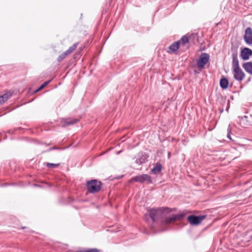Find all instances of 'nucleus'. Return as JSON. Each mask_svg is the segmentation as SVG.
Returning a JSON list of instances; mask_svg holds the SVG:
<instances>
[{
	"label": "nucleus",
	"mask_w": 252,
	"mask_h": 252,
	"mask_svg": "<svg viewBox=\"0 0 252 252\" xmlns=\"http://www.w3.org/2000/svg\"><path fill=\"white\" fill-rule=\"evenodd\" d=\"M244 39L247 44H252V29L251 28L248 27L245 30Z\"/></svg>",
	"instance_id": "10"
},
{
	"label": "nucleus",
	"mask_w": 252,
	"mask_h": 252,
	"mask_svg": "<svg viewBox=\"0 0 252 252\" xmlns=\"http://www.w3.org/2000/svg\"><path fill=\"white\" fill-rule=\"evenodd\" d=\"M251 238L252 239V235L251 236Z\"/></svg>",
	"instance_id": "27"
},
{
	"label": "nucleus",
	"mask_w": 252,
	"mask_h": 252,
	"mask_svg": "<svg viewBox=\"0 0 252 252\" xmlns=\"http://www.w3.org/2000/svg\"><path fill=\"white\" fill-rule=\"evenodd\" d=\"M79 43L77 42L74 44L72 46L70 47L68 50L66 51V52L69 55L75 49L77 48Z\"/></svg>",
	"instance_id": "17"
},
{
	"label": "nucleus",
	"mask_w": 252,
	"mask_h": 252,
	"mask_svg": "<svg viewBox=\"0 0 252 252\" xmlns=\"http://www.w3.org/2000/svg\"><path fill=\"white\" fill-rule=\"evenodd\" d=\"M209 59L210 56L208 54L206 53H202L197 60V66L200 68H204L205 65L209 62Z\"/></svg>",
	"instance_id": "5"
},
{
	"label": "nucleus",
	"mask_w": 252,
	"mask_h": 252,
	"mask_svg": "<svg viewBox=\"0 0 252 252\" xmlns=\"http://www.w3.org/2000/svg\"><path fill=\"white\" fill-rule=\"evenodd\" d=\"M233 73L234 78L237 81H241L245 78V73L240 68L233 69Z\"/></svg>",
	"instance_id": "8"
},
{
	"label": "nucleus",
	"mask_w": 252,
	"mask_h": 252,
	"mask_svg": "<svg viewBox=\"0 0 252 252\" xmlns=\"http://www.w3.org/2000/svg\"><path fill=\"white\" fill-rule=\"evenodd\" d=\"M179 47V42H175L169 46L167 51L169 53H174L178 50Z\"/></svg>",
	"instance_id": "12"
},
{
	"label": "nucleus",
	"mask_w": 252,
	"mask_h": 252,
	"mask_svg": "<svg viewBox=\"0 0 252 252\" xmlns=\"http://www.w3.org/2000/svg\"><path fill=\"white\" fill-rule=\"evenodd\" d=\"M68 55H69V54L66 51L63 52L61 55H60L58 57V61L59 62H61Z\"/></svg>",
	"instance_id": "21"
},
{
	"label": "nucleus",
	"mask_w": 252,
	"mask_h": 252,
	"mask_svg": "<svg viewBox=\"0 0 252 252\" xmlns=\"http://www.w3.org/2000/svg\"><path fill=\"white\" fill-rule=\"evenodd\" d=\"M248 117L247 116H244L241 117V123H243L245 126H247L249 125H252V122L248 120Z\"/></svg>",
	"instance_id": "16"
},
{
	"label": "nucleus",
	"mask_w": 252,
	"mask_h": 252,
	"mask_svg": "<svg viewBox=\"0 0 252 252\" xmlns=\"http://www.w3.org/2000/svg\"><path fill=\"white\" fill-rule=\"evenodd\" d=\"M45 164H46V166H47V167H48V168H52V169L57 168L60 165V163H49V162H46Z\"/></svg>",
	"instance_id": "19"
},
{
	"label": "nucleus",
	"mask_w": 252,
	"mask_h": 252,
	"mask_svg": "<svg viewBox=\"0 0 252 252\" xmlns=\"http://www.w3.org/2000/svg\"><path fill=\"white\" fill-rule=\"evenodd\" d=\"M228 84H229L228 80L227 78L223 77V78L220 79V87L222 89H227L228 87Z\"/></svg>",
	"instance_id": "15"
},
{
	"label": "nucleus",
	"mask_w": 252,
	"mask_h": 252,
	"mask_svg": "<svg viewBox=\"0 0 252 252\" xmlns=\"http://www.w3.org/2000/svg\"><path fill=\"white\" fill-rule=\"evenodd\" d=\"M131 181L143 184L145 182L148 184L152 183V180L150 176L146 174H143L138 176H136L131 179Z\"/></svg>",
	"instance_id": "3"
},
{
	"label": "nucleus",
	"mask_w": 252,
	"mask_h": 252,
	"mask_svg": "<svg viewBox=\"0 0 252 252\" xmlns=\"http://www.w3.org/2000/svg\"><path fill=\"white\" fill-rule=\"evenodd\" d=\"M252 55V50L248 48H244L241 50V57L244 60H248Z\"/></svg>",
	"instance_id": "11"
},
{
	"label": "nucleus",
	"mask_w": 252,
	"mask_h": 252,
	"mask_svg": "<svg viewBox=\"0 0 252 252\" xmlns=\"http://www.w3.org/2000/svg\"><path fill=\"white\" fill-rule=\"evenodd\" d=\"M51 80H49L45 82L44 83H43L36 91L35 92H37L38 91H39L40 90L43 89L46 86H47L48 84H49L51 82Z\"/></svg>",
	"instance_id": "22"
},
{
	"label": "nucleus",
	"mask_w": 252,
	"mask_h": 252,
	"mask_svg": "<svg viewBox=\"0 0 252 252\" xmlns=\"http://www.w3.org/2000/svg\"><path fill=\"white\" fill-rule=\"evenodd\" d=\"M79 121V119L67 118L63 119L61 121V124L63 127L73 125Z\"/></svg>",
	"instance_id": "9"
},
{
	"label": "nucleus",
	"mask_w": 252,
	"mask_h": 252,
	"mask_svg": "<svg viewBox=\"0 0 252 252\" xmlns=\"http://www.w3.org/2000/svg\"><path fill=\"white\" fill-rule=\"evenodd\" d=\"M243 67L247 72L252 75V62L244 63L243 64Z\"/></svg>",
	"instance_id": "13"
},
{
	"label": "nucleus",
	"mask_w": 252,
	"mask_h": 252,
	"mask_svg": "<svg viewBox=\"0 0 252 252\" xmlns=\"http://www.w3.org/2000/svg\"><path fill=\"white\" fill-rule=\"evenodd\" d=\"M88 191L94 193L99 191L101 188L102 183L96 179L88 181L86 183Z\"/></svg>",
	"instance_id": "2"
},
{
	"label": "nucleus",
	"mask_w": 252,
	"mask_h": 252,
	"mask_svg": "<svg viewBox=\"0 0 252 252\" xmlns=\"http://www.w3.org/2000/svg\"><path fill=\"white\" fill-rule=\"evenodd\" d=\"M161 164L157 162L152 169L151 172L154 174H157L161 171Z\"/></svg>",
	"instance_id": "14"
},
{
	"label": "nucleus",
	"mask_w": 252,
	"mask_h": 252,
	"mask_svg": "<svg viewBox=\"0 0 252 252\" xmlns=\"http://www.w3.org/2000/svg\"><path fill=\"white\" fill-rule=\"evenodd\" d=\"M228 109H229V106L226 109V111H228Z\"/></svg>",
	"instance_id": "26"
},
{
	"label": "nucleus",
	"mask_w": 252,
	"mask_h": 252,
	"mask_svg": "<svg viewBox=\"0 0 252 252\" xmlns=\"http://www.w3.org/2000/svg\"><path fill=\"white\" fill-rule=\"evenodd\" d=\"M227 131H228V133H227V137L230 140H232L231 137V135H230L231 127H230V125L228 126V129H227Z\"/></svg>",
	"instance_id": "24"
},
{
	"label": "nucleus",
	"mask_w": 252,
	"mask_h": 252,
	"mask_svg": "<svg viewBox=\"0 0 252 252\" xmlns=\"http://www.w3.org/2000/svg\"><path fill=\"white\" fill-rule=\"evenodd\" d=\"M167 208L151 209L148 211V215L150 220L147 221L150 223L151 221V227L153 228L158 226L159 227L158 231H163L167 228L166 225L174 224L177 221L182 220L186 214L184 213L177 214H167L166 210Z\"/></svg>",
	"instance_id": "1"
},
{
	"label": "nucleus",
	"mask_w": 252,
	"mask_h": 252,
	"mask_svg": "<svg viewBox=\"0 0 252 252\" xmlns=\"http://www.w3.org/2000/svg\"><path fill=\"white\" fill-rule=\"evenodd\" d=\"M76 252H98V251L97 249L94 248V249H89L88 250L78 251Z\"/></svg>",
	"instance_id": "23"
},
{
	"label": "nucleus",
	"mask_w": 252,
	"mask_h": 252,
	"mask_svg": "<svg viewBox=\"0 0 252 252\" xmlns=\"http://www.w3.org/2000/svg\"><path fill=\"white\" fill-rule=\"evenodd\" d=\"M147 156L144 153H139L136 157L134 158L135 163L139 165L145 163L147 161Z\"/></svg>",
	"instance_id": "7"
},
{
	"label": "nucleus",
	"mask_w": 252,
	"mask_h": 252,
	"mask_svg": "<svg viewBox=\"0 0 252 252\" xmlns=\"http://www.w3.org/2000/svg\"><path fill=\"white\" fill-rule=\"evenodd\" d=\"M189 39L187 36H183L180 40L177 42H179V45L182 44L183 45L185 44L186 43L188 42Z\"/></svg>",
	"instance_id": "20"
},
{
	"label": "nucleus",
	"mask_w": 252,
	"mask_h": 252,
	"mask_svg": "<svg viewBox=\"0 0 252 252\" xmlns=\"http://www.w3.org/2000/svg\"><path fill=\"white\" fill-rule=\"evenodd\" d=\"M3 99L1 98V97H0V105L4 103Z\"/></svg>",
	"instance_id": "25"
},
{
	"label": "nucleus",
	"mask_w": 252,
	"mask_h": 252,
	"mask_svg": "<svg viewBox=\"0 0 252 252\" xmlns=\"http://www.w3.org/2000/svg\"><path fill=\"white\" fill-rule=\"evenodd\" d=\"M206 215L195 216L191 215L188 217L187 220L191 225H196L200 224L206 218Z\"/></svg>",
	"instance_id": "4"
},
{
	"label": "nucleus",
	"mask_w": 252,
	"mask_h": 252,
	"mask_svg": "<svg viewBox=\"0 0 252 252\" xmlns=\"http://www.w3.org/2000/svg\"><path fill=\"white\" fill-rule=\"evenodd\" d=\"M231 52L232 58V69H234L236 68H240L239 66V61L237 57L238 53L236 48L234 47H232L231 48Z\"/></svg>",
	"instance_id": "6"
},
{
	"label": "nucleus",
	"mask_w": 252,
	"mask_h": 252,
	"mask_svg": "<svg viewBox=\"0 0 252 252\" xmlns=\"http://www.w3.org/2000/svg\"><path fill=\"white\" fill-rule=\"evenodd\" d=\"M12 95V93L10 92L6 93L1 95H0V97H1V98L3 99L4 102H5L8 98H9Z\"/></svg>",
	"instance_id": "18"
}]
</instances>
